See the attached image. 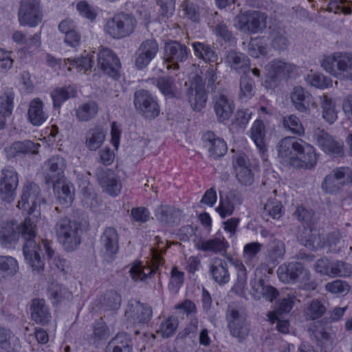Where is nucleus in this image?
Masks as SVG:
<instances>
[{
	"instance_id": "obj_1",
	"label": "nucleus",
	"mask_w": 352,
	"mask_h": 352,
	"mask_svg": "<svg viewBox=\"0 0 352 352\" xmlns=\"http://www.w3.org/2000/svg\"><path fill=\"white\" fill-rule=\"evenodd\" d=\"M294 215L303 226V229L298 237L301 245L314 251L327 249V252L337 253L339 252L338 244L341 239L339 230L329 232L326 236L320 234L315 227V212L303 205L296 207Z\"/></svg>"
},
{
	"instance_id": "obj_2",
	"label": "nucleus",
	"mask_w": 352,
	"mask_h": 352,
	"mask_svg": "<svg viewBox=\"0 0 352 352\" xmlns=\"http://www.w3.org/2000/svg\"><path fill=\"white\" fill-rule=\"evenodd\" d=\"M17 230L19 236H21L25 240L23 252L26 263L32 271L43 272L45 267L44 252L49 260L52 259L54 254L50 241L45 239H42L41 243L35 242L36 223L28 217L25 218L20 225L17 224Z\"/></svg>"
},
{
	"instance_id": "obj_3",
	"label": "nucleus",
	"mask_w": 352,
	"mask_h": 352,
	"mask_svg": "<svg viewBox=\"0 0 352 352\" xmlns=\"http://www.w3.org/2000/svg\"><path fill=\"white\" fill-rule=\"evenodd\" d=\"M300 140L287 137L280 140L278 145V157L283 164L294 169H311L317 163V155L313 146L307 152Z\"/></svg>"
},
{
	"instance_id": "obj_4",
	"label": "nucleus",
	"mask_w": 352,
	"mask_h": 352,
	"mask_svg": "<svg viewBox=\"0 0 352 352\" xmlns=\"http://www.w3.org/2000/svg\"><path fill=\"white\" fill-rule=\"evenodd\" d=\"M296 68L294 64L287 63L283 59L274 58L265 66L261 85L267 90L275 91L283 82L293 77Z\"/></svg>"
},
{
	"instance_id": "obj_5",
	"label": "nucleus",
	"mask_w": 352,
	"mask_h": 352,
	"mask_svg": "<svg viewBox=\"0 0 352 352\" xmlns=\"http://www.w3.org/2000/svg\"><path fill=\"white\" fill-rule=\"evenodd\" d=\"M82 223L67 217L60 219L56 223V234L59 242L67 252L74 250L80 243Z\"/></svg>"
},
{
	"instance_id": "obj_6",
	"label": "nucleus",
	"mask_w": 352,
	"mask_h": 352,
	"mask_svg": "<svg viewBox=\"0 0 352 352\" xmlns=\"http://www.w3.org/2000/svg\"><path fill=\"white\" fill-rule=\"evenodd\" d=\"M94 51L87 52L85 50L78 57L71 58H56L54 56L48 54L46 57V62L48 66L55 69L56 67L60 69L67 70L70 72L72 69L76 70L78 73L86 74L91 70L94 64Z\"/></svg>"
},
{
	"instance_id": "obj_7",
	"label": "nucleus",
	"mask_w": 352,
	"mask_h": 352,
	"mask_svg": "<svg viewBox=\"0 0 352 352\" xmlns=\"http://www.w3.org/2000/svg\"><path fill=\"white\" fill-rule=\"evenodd\" d=\"M322 66L331 75L340 80H352V54L337 52L323 59Z\"/></svg>"
},
{
	"instance_id": "obj_8",
	"label": "nucleus",
	"mask_w": 352,
	"mask_h": 352,
	"mask_svg": "<svg viewBox=\"0 0 352 352\" xmlns=\"http://www.w3.org/2000/svg\"><path fill=\"white\" fill-rule=\"evenodd\" d=\"M133 104L138 112L146 120H154L161 111L157 98L144 89L135 92Z\"/></svg>"
},
{
	"instance_id": "obj_9",
	"label": "nucleus",
	"mask_w": 352,
	"mask_h": 352,
	"mask_svg": "<svg viewBox=\"0 0 352 352\" xmlns=\"http://www.w3.org/2000/svg\"><path fill=\"white\" fill-rule=\"evenodd\" d=\"M135 20L130 14L120 12L109 19L104 30L110 36L120 39L130 36L134 31Z\"/></svg>"
},
{
	"instance_id": "obj_10",
	"label": "nucleus",
	"mask_w": 352,
	"mask_h": 352,
	"mask_svg": "<svg viewBox=\"0 0 352 352\" xmlns=\"http://www.w3.org/2000/svg\"><path fill=\"white\" fill-rule=\"evenodd\" d=\"M267 15L258 10H248L239 13L235 19L236 26L250 34L261 32L265 28Z\"/></svg>"
},
{
	"instance_id": "obj_11",
	"label": "nucleus",
	"mask_w": 352,
	"mask_h": 352,
	"mask_svg": "<svg viewBox=\"0 0 352 352\" xmlns=\"http://www.w3.org/2000/svg\"><path fill=\"white\" fill-rule=\"evenodd\" d=\"M97 67L101 73L118 81L121 78L122 64L119 57L111 49L102 47L97 56Z\"/></svg>"
},
{
	"instance_id": "obj_12",
	"label": "nucleus",
	"mask_w": 352,
	"mask_h": 352,
	"mask_svg": "<svg viewBox=\"0 0 352 352\" xmlns=\"http://www.w3.org/2000/svg\"><path fill=\"white\" fill-rule=\"evenodd\" d=\"M314 270L317 273L331 278H348L352 275V265L342 261H333L327 257L318 259Z\"/></svg>"
},
{
	"instance_id": "obj_13",
	"label": "nucleus",
	"mask_w": 352,
	"mask_h": 352,
	"mask_svg": "<svg viewBox=\"0 0 352 352\" xmlns=\"http://www.w3.org/2000/svg\"><path fill=\"white\" fill-rule=\"evenodd\" d=\"M233 167L239 183L250 186L254 181V171L258 168L256 163H253L243 152H238L233 157Z\"/></svg>"
},
{
	"instance_id": "obj_14",
	"label": "nucleus",
	"mask_w": 352,
	"mask_h": 352,
	"mask_svg": "<svg viewBox=\"0 0 352 352\" xmlns=\"http://www.w3.org/2000/svg\"><path fill=\"white\" fill-rule=\"evenodd\" d=\"M21 25L37 26L42 21L43 14L39 0H21L19 10Z\"/></svg>"
},
{
	"instance_id": "obj_15",
	"label": "nucleus",
	"mask_w": 352,
	"mask_h": 352,
	"mask_svg": "<svg viewBox=\"0 0 352 352\" xmlns=\"http://www.w3.org/2000/svg\"><path fill=\"white\" fill-rule=\"evenodd\" d=\"M41 204V189L34 182H29L23 189L17 207L27 214H32Z\"/></svg>"
},
{
	"instance_id": "obj_16",
	"label": "nucleus",
	"mask_w": 352,
	"mask_h": 352,
	"mask_svg": "<svg viewBox=\"0 0 352 352\" xmlns=\"http://www.w3.org/2000/svg\"><path fill=\"white\" fill-rule=\"evenodd\" d=\"M187 94L189 102L195 111H200L205 107L207 101V93L205 82L199 75H195L190 80V87Z\"/></svg>"
},
{
	"instance_id": "obj_17",
	"label": "nucleus",
	"mask_w": 352,
	"mask_h": 352,
	"mask_svg": "<svg viewBox=\"0 0 352 352\" xmlns=\"http://www.w3.org/2000/svg\"><path fill=\"white\" fill-rule=\"evenodd\" d=\"M19 184L17 173L10 167L2 170L0 179V194L3 201L10 204L13 201Z\"/></svg>"
},
{
	"instance_id": "obj_18",
	"label": "nucleus",
	"mask_w": 352,
	"mask_h": 352,
	"mask_svg": "<svg viewBox=\"0 0 352 352\" xmlns=\"http://www.w3.org/2000/svg\"><path fill=\"white\" fill-rule=\"evenodd\" d=\"M47 163L49 168L45 176V183L47 185H52V188L56 189L58 184H60L66 179L65 160L59 156H53L47 160Z\"/></svg>"
},
{
	"instance_id": "obj_19",
	"label": "nucleus",
	"mask_w": 352,
	"mask_h": 352,
	"mask_svg": "<svg viewBox=\"0 0 352 352\" xmlns=\"http://www.w3.org/2000/svg\"><path fill=\"white\" fill-rule=\"evenodd\" d=\"M152 316L151 307L140 301L129 305L125 311V316L127 320L134 325L147 324L151 320Z\"/></svg>"
},
{
	"instance_id": "obj_20",
	"label": "nucleus",
	"mask_w": 352,
	"mask_h": 352,
	"mask_svg": "<svg viewBox=\"0 0 352 352\" xmlns=\"http://www.w3.org/2000/svg\"><path fill=\"white\" fill-rule=\"evenodd\" d=\"M305 266L297 261H291L280 265L277 270L278 277L280 282L286 284L296 283Z\"/></svg>"
},
{
	"instance_id": "obj_21",
	"label": "nucleus",
	"mask_w": 352,
	"mask_h": 352,
	"mask_svg": "<svg viewBox=\"0 0 352 352\" xmlns=\"http://www.w3.org/2000/svg\"><path fill=\"white\" fill-rule=\"evenodd\" d=\"M252 295L257 300L265 298L273 302L279 296V292L274 287L266 283L265 278L261 277L251 281Z\"/></svg>"
},
{
	"instance_id": "obj_22",
	"label": "nucleus",
	"mask_w": 352,
	"mask_h": 352,
	"mask_svg": "<svg viewBox=\"0 0 352 352\" xmlns=\"http://www.w3.org/2000/svg\"><path fill=\"white\" fill-rule=\"evenodd\" d=\"M98 182L103 190L111 197H116L120 195L122 184L112 170L102 171L98 175Z\"/></svg>"
},
{
	"instance_id": "obj_23",
	"label": "nucleus",
	"mask_w": 352,
	"mask_h": 352,
	"mask_svg": "<svg viewBox=\"0 0 352 352\" xmlns=\"http://www.w3.org/2000/svg\"><path fill=\"white\" fill-rule=\"evenodd\" d=\"M158 43L155 40L147 39L140 45V53L135 59L137 67L142 69L146 67L155 58L158 51Z\"/></svg>"
},
{
	"instance_id": "obj_24",
	"label": "nucleus",
	"mask_w": 352,
	"mask_h": 352,
	"mask_svg": "<svg viewBox=\"0 0 352 352\" xmlns=\"http://www.w3.org/2000/svg\"><path fill=\"white\" fill-rule=\"evenodd\" d=\"M228 326L233 337L241 340L248 336V330L245 327V318L237 309H232L229 311Z\"/></svg>"
},
{
	"instance_id": "obj_25",
	"label": "nucleus",
	"mask_w": 352,
	"mask_h": 352,
	"mask_svg": "<svg viewBox=\"0 0 352 352\" xmlns=\"http://www.w3.org/2000/svg\"><path fill=\"white\" fill-rule=\"evenodd\" d=\"M19 240V232L15 220L4 222L0 229V243L5 248L14 247Z\"/></svg>"
},
{
	"instance_id": "obj_26",
	"label": "nucleus",
	"mask_w": 352,
	"mask_h": 352,
	"mask_svg": "<svg viewBox=\"0 0 352 352\" xmlns=\"http://www.w3.org/2000/svg\"><path fill=\"white\" fill-rule=\"evenodd\" d=\"M30 310L32 320L38 324L46 325L52 318L50 309L43 298H34L32 300Z\"/></svg>"
},
{
	"instance_id": "obj_27",
	"label": "nucleus",
	"mask_w": 352,
	"mask_h": 352,
	"mask_svg": "<svg viewBox=\"0 0 352 352\" xmlns=\"http://www.w3.org/2000/svg\"><path fill=\"white\" fill-rule=\"evenodd\" d=\"M166 60L168 63H176V67L178 68L177 63H183L188 58L190 50L184 45L177 41L168 43L165 46Z\"/></svg>"
},
{
	"instance_id": "obj_28",
	"label": "nucleus",
	"mask_w": 352,
	"mask_h": 352,
	"mask_svg": "<svg viewBox=\"0 0 352 352\" xmlns=\"http://www.w3.org/2000/svg\"><path fill=\"white\" fill-rule=\"evenodd\" d=\"M290 98L295 108L302 113L308 111L311 105L314 106L312 96L301 86L294 87Z\"/></svg>"
},
{
	"instance_id": "obj_29",
	"label": "nucleus",
	"mask_w": 352,
	"mask_h": 352,
	"mask_svg": "<svg viewBox=\"0 0 352 352\" xmlns=\"http://www.w3.org/2000/svg\"><path fill=\"white\" fill-rule=\"evenodd\" d=\"M12 39L17 44L25 45L26 46L20 49L18 52L20 57L27 53H32L34 50H38L41 46V32L36 33L30 38H27L26 34L21 31H15L12 34Z\"/></svg>"
},
{
	"instance_id": "obj_30",
	"label": "nucleus",
	"mask_w": 352,
	"mask_h": 352,
	"mask_svg": "<svg viewBox=\"0 0 352 352\" xmlns=\"http://www.w3.org/2000/svg\"><path fill=\"white\" fill-rule=\"evenodd\" d=\"M204 141L209 142V155L214 159L224 156L228 151L226 142L221 138H217L212 131H207L203 135Z\"/></svg>"
},
{
	"instance_id": "obj_31",
	"label": "nucleus",
	"mask_w": 352,
	"mask_h": 352,
	"mask_svg": "<svg viewBox=\"0 0 352 352\" xmlns=\"http://www.w3.org/2000/svg\"><path fill=\"white\" fill-rule=\"evenodd\" d=\"M158 270V267H151L148 263L144 265L140 260H135L130 268L129 274L134 281L146 282L154 276Z\"/></svg>"
},
{
	"instance_id": "obj_32",
	"label": "nucleus",
	"mask_w": 352,
	"mask_h": 352,
	"mask_svg": "<svg viewBox=\"0 0 352 352\" xmlns=\"http://www.w3.org/2000/svg\"><path fill=\"white\" fill-rule=\"evenodd\" d=\"M36 144L31 140L15 141L5 148L8 158H14L25 155L34 153L37 150Z\"/></svg>"
},
{
	"instance_id": "obj_33",
	"label": "nucleus",
	"mask_w": 352,
	"mask_h": 352,
	"mask_svg": "<svg viewBox=\"0 0 352 352\" xmlns=\"http://www.w3.org/2000/svg\"><path fill=\"white\" fill-rule=\"evenodd\" d=\"M228 247V242L222 235L209 239H200L196 242L197 249L204 252L219 253L226 251Z\"/></svg>"
},
{
	"instance_id": "obj_34",
	"label": "nucleus",
	"mask_w": 352,
	"mask_h": 352,
	"mask_svg": "<svg viewBox=\"0 0 352 352\" xmlns=\"http://www.w3.org/2000/svg\"><path fill=\"white\" fill-rule=\"evenodd\" d=\"M0 348L5 352H20L19 338L10 329L0 326Z\"/></svg>"
},
{
	"instance_id": "obj_35",
	"label": "nucleus",
	"mask_w": 352,
	"mask_h": 352,
	"mask_svg": "<svg viewBox=\"0 0 352 352\" xmlns=\"http://www.w3.org/2000/svg\"><path fill=\"white\" fill-rule=\"evenodd\" d=\"M210 272L214 280L219 285L226 284L230 280L228 263L224 259L214 258L210 265Z\"/></svg>"
},
{
	"instance_id": "obj_36",
	"label": "nucleus",
	"mask_w": 352,
	"mask_h": 352,
	"mask_svg": "<svg viewBox=\"0 0 352 352\" xmlns=\"http://www.w3.org/2000/svg\"><path fill=\"white\" fill-rule=\"evenodd\" d=\"M17 260L10 256H0V282L10 280L19 272Z\"/></svg>"
},
{
	"instance_id": "obj_37",
	"label": "nucleus",
	"mask_w": 352,
	"mask_h": 352,
	"mask_svg": "<svg viewBox=\"0 0 352 352\" xmlns=\"http://www.w3.org/2000/svg\"><path fill=\"white\" fill-rule=\"evenodd\" d=\"M250 138L255 144L261 155H264L267 151L265 143V126L263 120L256 119L254 121L250 129Z\"/></svg>"
},
{
	"instance_id": "obj_38",
	"label": "nucleus",
	"mask_w": 352,
	"mask_h": 352,
	"mask_svg": "<svg viewBox=\"0 0 352 352\" xmlns=\"http://www.w3.org/2000/svg\"><path fill=\"white\" fill-rule=\"evenodd\" d=\"M43 107V102L39 98L31 100L28 111V117L32 125L38 126L47 120L48 116L44 112Z\"/></svg>"
},
{
	"instance_id": "obj_39",
	"label": "nucleus",
	"mask_w": 352,
	"mask_h": 352,
	"mask_svg": "<svg viewBox=\"0 0 352 352\" xmlns=\"http://www.w3.org/2000/svg\"><path fill=\"white\" fill-rule=\"evenodd\" d=\"M77 96V90L75 87L69 85L67 87H56L50 92L54 109H60L63 104L69 98Z\"/></svg>"
},
{
	"instance_id": "obj_40",
	"label": "nucleus",
	"mask_w": 352,
	"mask_h": 352,
	"mask_svg": "<svg viewBox=\"0 0 352 352\" xmlns=\"http://www.w3.org/2000/svg\"><path fill=\"white\" fill-rule=\"evenodd\" d=\"M318 142L324 152L337 157L343 156V146L327 133L322 131L318 137Z\"/></svg>"
},
{
	"instance_id": "obj_41",
	"label": "nucleus",
	"mask_w": 352,
	"mask_h": 352,
	"mask_svg": "<svg viewBox=\"0 0 352 352\" xmlns=\"http://www.w3.org/2000/svg\"><path fill=\"white\" fill-rule=\"evenodd\" d=\"M214 111L220 122L228 120L235 109L232 100H230L225 95H221L214 103Z\"/></svg>"
},
{
	"instance_id": "obj_42",
	"label": "nucleus",
	"mask_w": 352,
	"mask_h": 352,
	"mask_svg": "<svg viewBox=\"0 0 352 352\" xmlns=\"http://www.w3.org/2000/svg\"><path fill=\"white\" fill-rule=\"evenodd\" d=\"M101 240L105 248L106 254L113 258L118 254V234L117 230L113 227H107L104 230Z\"/></svg>"
},
{
	"instance_id": "obj_43",
	"label": "nucleus",
	"mask_w": 352,
	"mask_h": 352,
	"mask_svg": "<svg viewBox=\"0 0 352 352\" xmlns=\"http://www.w3.org/2000/svg\"><path fill=\"white\" fill-rule=\"evenodd\" d=\"M48 298L53 305L72 298V293L62 284L52 283L48 287Z\"/></svg>"
},
{
	"instance_id": "obj_44",
	"label": "nucleus",
	"mask_w": 352,
	"mask_h": 352,
	"mask_svg": "<svg viewBox=\"0 0 352 352\" xmlns=\"http://www.w3.org/2000/svg\"><path fill=\"white\" fill-rule=\"evenodd\" d=\"M98 112V104L93 100L79 104L75 109L78 120L88 122L93 119Z\"/></svg>"
},
{
	"instance_id": "obj_45",
	"label": "nucleus",
	"mask_w": 352,
	"mask_h": 352,
	"mask_svg": "<svg viewBox=\"0 0 352 352\" xmlns=\"http://www.w3.org/2000/svg\"><path fill=\"white\" fill-rule=\"evenodd\" d=\"M109 346H112V352H133L131 336L126 332H118Z\"/></svg>"
},
{
	"instance_id": "obj_46",
	"label": "nucleus",
	"mask_w": 352,
	"mask_h": 352,
	"mask_svg": "<svg viewBox=\"0 0 352 352\" xmlns=\"http://www.w3.org/2000/svg\"><path fill=\"white\" fill-rule=\"evenodd\" d=\"M60 184H62L60 188L59 187L60 184H58L57 188L53 190L57 195L58 203L63 207L67 208L71 206L74 199V192H72L73 185L70 182H67L66 179Z\"/></svg>"
},
{
	"instance_id": "obj_47",
	"label": "nucleus",
	"mask_w": 352,
	"mask_h": 352,
	"mask_svg": "<svg viewBox=\"0 0 352 352\" xmlns=\"http://www.w3.org/2000/svg\"><path fill=\"white\" fill-rule=\"evenodd\" d=\"M14 108V96L12 93H4L0 96V129L6 126V118L9 117Z\"/></svg>"
},
{
	"instance_id": "obj_48",
	"label": "nucleus",
	"mask_w": 352,
	"mask_h": 352,
	"mask_svg": "<svg viewBox=\"0 0 352 352\" xmlns=\"http://www.w3.org/2000/svg\"><path fill=\"white\" fill-rule=\"evenodd\" d=\"M179 324V322L177 316H168L160 322L156 333L163 338H171L176 333Z\"/></svg>"
},
{
	"instance_id": "obj_49",
	"label": "nucleus",
	"mask_w": 352,
	"mask_h": 352,
	"mask_svg": "<svg viewBox=\"0 0 352 352\" xmlns=\"http://www.w3.org/2000/svg\"><path fill=\"white\" fill-rule=\"evenodd\" d=\"M268 38L257 36L252 38L249 43V52L251 56L259 58L265 56L268 52Z\"/></svg>"
},
{
	"instance_id": "obj_50",
	"label": "nucleus",
	"mask_w": 352,
	"mask_h": 352,
	"mask_svg": "<svg viewBox=\"0 0 352 352\" xmlns=\"http://www.w3.org/2000/svg\"><path fill=\"white\" fill-rule=\"evenodd\" d=\"M192 47L197 58L206 63H215L217 60V54L210 45L197 42L193 43Z\"/></svg>"
},
{
	"instance_id": "obj_51",
	"label": "nucleus",
	"mask_w": 352,
	"mask_h": 352,
	"mask_svg": "<svg viewBox=\"0 0 352 352\" xmlns=\"http://www.w3.org/2000/svg\"><path fill=\"white\" fill-rule=\"evenodd\" d=\"M100 303L108 311H116L118 309L121 304L120 295L114 290H108L100 299Z\"/></svg>"
},
{
	"instance_id": "obj_52",
	"label": "nucleus",
	"mask_w": 352,
	"mask_h": 352,
	"mask_svg": "<svg viewBox=\"0 0 352 352\" xmlns=\"http://www.w3.org/2000/svg\"><path fill=\"white\" fill-rule=\"evenodd\" d=\"M326 311L325 306L320 300L313 299L307 304L305 314L309 319L315 320L320 318Z\"/></svg>"
},
{
	"instance_id": "obj_53",
	"label": "nucleus",
	"mask_w": 352,
	"mask_h": 352,
	"mask_svg": "<svg viewBox=\"0 0 352 352\" xmlns=\"http://www.w3.org/2000/svg\"><path fill=\"white\" fill-rule=\"evenodd\" d=\"M184 272L179 271L177 266L172 267L168 288L173 294H177L184 283Z\"/></svg>"
},
{
	"instance_id": "obj_54",
	"label": "nucleus",
	"mask_w": 352,
	"mask_h": 352,
	"mask_svg": "<svg viewBox=\"0 0 352 352\" xmlns=\"http://www.w3.org/2000/svg\"><path fill=\"white\" fill-rule=\"evenodd\" d=\"M91 135L86 140V146L90 151H96L102 144L105 135L100 127H95L89 131Z\"/></svg>"
},
{
	"instance_id": "obj_55",
	"label": "nucleus",
	"mask_w": 352,
	"mask_h": 352,
	"mask_svg": "<svg viewBox=\"0 0 352 352\" xmlns=\"http://www.w3.org/2000/svg\"><path fill=\"white\" fill-rule=\"evenodd\" d=\"M297 283L299 284L300 288L306 292L314 291L318 286V280L312 277L310 271L305 267Z\"/></svg>"
},
{
	"instance_id": "obj_56",
	"label": "nucleus",
	"mask_w": 352,
	"mask_h": 352,
	"mask_svg": "<svg viewBox=\"0 0 352 352\" xmlns=\"http://www.w3.org/2000/svg\"><path fill=\"white\" fill-rule=\"evenodd\" d=\"M255 93V82L245 74L242 76L240 80L239 98L241 100L250 99Z\"/></svg>"
},
{
	"instance_id": "obj_57",
	"label": "nucleus",
	"mask_w": 352,
	"mask_h": 352,
	"mask_svg": "<svg viewBox=\"0 0 352 352\" xmlns=\"http://www.w3.org/2000/svg\"><path fill=\"white\" fill-rule=\"evenodd\" d=\"M185 16L195 23H199L201 16V8L199 5L190 1H185L183 4Z\"/></svg>"
},
{
	"instance_id": "obj_58",
	"label": "nucleus",
	"mask_w": 352,
	"mask_h": 352,
	"mask_svg": "<svg viewBox=\"0 0 352 352\" xmlns=\"http://www.w3.org/2000/svg\"><path fill=\"white\" fill-rule=\"evenodd\" d=\"M327 10L336 14H349L352 13L351 3L348 0H330Z\"/></svg>"
},
{
	"instance_id": "obj_59",
	"label": "nucleus",
	"mask_w": 352,
	"mask_h": 352,
	"mask_svg": "<svg viewBox=\"0 0 352 352\" xmlns=\"http://www.w3.org/2000/svg\"><path fill=\"white\" fill-rule=\"evenodd\" d=\"M109 336V328L101 317L95 320L93 327V338L94 342L106 340Z\"/></svg>"
},
{
	"instance_id": "obj_60",
	"label": "nucleus",
	"mask_w": 352,
	"mask_h": 352,
	"mask_svg": "<svg viewBox=\"0 0 352 352\" xmlns=\"http://www.w3.org/2000/svg\"><path fill=\"white\" fill-rule=\"evenodd\" d=\"M283 126L294 134L302 135L305 132L304 127L299 118L295 115L284 117Z\"/></svg>"
},
{
	"instance_id": "obj_61",
	"label": "nucleus",
	"mask_w": 352,
	"mask_h": 352,
	"mask_svg": "<svg viewBox=\"0 0 352 352\" xmlns=\"http://www.w3.org/2000/svg\"><path fill=\"white\" fill-rule=\"evenodd\" d=\"M157 87L163 95L166 96H175V85L172 77H159L157 79Z\"/></svg>"
},
{
	"instance_id": "obj_62",
	"label": "nucleus",
	"mask_w": 352,
	"mask_h": 352,
	"mask_svg": "<svg viewBox=\"0 0 352 352\" xmlns=\"http://www.w3.org/2000/svg\"><path fill=\"white\" fill-rule=\"evenodd\" d=\"M322 118L329 124H333L337 119L335 104L332 100L325 98L322 102Z\"/></svg>"
},
{
	"instance_id": "obj_63",
	"label": "nucleus",
	"mask_w": 352,
	"mask_h": 352,
	"mask_svg": "<svg viewBox=\"0 0 352 352\" xmlns=\"http://www.w3.org/2000/svg\"><path fill=\"white\" fill-rule=\"evenodd\" d=\"M149 210L144 206H138L131 208L130 217L132 221L145 223L151 219Z\"/></svg>"
},
{
	"instance_id": "obj_64",
	"label": "nucleus",
	"mask_w": 352,
	"mask_h": 352,
	"mask_svg": "<svg viewBox=\"0 0 352 352\" xmlns=\"http://www.w3.org/2000/svg\"><path fill=\"white\" fill-rule=\"evenodd\" d=\"M344 182H340L331 175H327L322 183V188L325 192L330 194L338 193L344 185Z\"/></svg>"
}]
</instances>
